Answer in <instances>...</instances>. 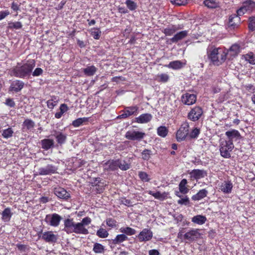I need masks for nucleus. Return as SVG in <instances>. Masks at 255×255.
I'll use <instances>...</instances> for the list:
<instances>
[{"mask_svg": "<svg viewBox=\"0 0 255 255\" xmlns=\"http://www.w3.org/2000/svg\"><path fill=\"white\" fill-rule=\"evenodd\" d=\"M35 66V61L33 59H29L23 64L18 63L11 72L12 75L17 78H28L31 74L32 70Z\"/></svg>", "mask_w": 255, "mask_h": 255, "instance_id": "f257e3e1", "label": "nucleus"}, {"mask_svg": "<svg viewBox=\"0 0 255 255\" xmlns=\"http://www.w3.org/2000/svg\"><path fill=\"white\" fill-rule=\"evenodd\" d=\"M207 52L208 58L215 65L222 64L226 59V54L221 48L210 46L208 47Z\"/></svg>", "mask_w": 255, "mask_h": 255, "instance_id": "f03ea898", "label": "nucleus"}, {"mask_svg": "<svg viewBox=\"0 0 255 255\" xmlns=\"http://www.w3.org/2000/svg\"><path fill=\"white\" fill-rule=\"evenodd\" d=\"M255 11V1L253 0H246L242 2L241 7L237 10V13L239 16L244 14L251 13Z\"/></svg>", "mask_w": 255, "mask_h": 255, "instance_id": "7ed1b4c3", "label": "nucleus"}, {"mask_svg": "<svg viewBox=\"0 0 255 255\" xmlns=\"http://www.w3.org/2000/svg\"><path fill=\"white\" fill-rule=\"evenodd\" d=\"M234 148L233 142L230 141L223 140L220 143V151L221 155L225 158L231 157V152Z\"/></svg>", "mask_w": 255, "mask_h": 255, "instance_id": "20e7f679", "label": "nucleus"}, {"mask_svg": "<svg viewBox=\"0 0 255 255\" xmlns=\"http://www.w3.org/2000/svg\"><path fill=\"white\" fill-rule=\"evenodd\" d=\"M200 231V230L199 229H193L185 232L184 229H182L179 231L178 234V237L182 238L184 237L185 239H197L201 238V234Z\"/></svg>", "mask_w": 255, "mask_h": 255, "instance_id": "39448f33", "label": "nucleus"}, {"mask_svg": "<svg viewBox=\"0 0 255 255\" xmlns=\"http://www.w3.org/2000/svg\"><path fill=\"white\" fill-rule=\"evenodd\" d=\"M189 125L187 122H184L176 132V137L177 141L180 142L184 140L188 135Z\"/></svg>", "mask_w": 255, "mask_h": 255, "instance_id": "423d86ee", "label": "nucleus"}, {"mask_svg": "<svg viewBox=\"0 0 255 255\" xmlns=\"http://www.w3.org/2000/svg\"><path fill=\"white\" fill-rule=\"evenodd\" d=\"M139 107L137 106L127 107L121 112L122 114L117 119H127L131 116H136L138 113Z\"/></svg>", "mask_w": 255, "mask_h": 255, "instance_id": "0eeeda50", "label": "nucleus"}, {"mask_svg": "<svg viewBox=\"0 0 255 255\" xmlns=\"http://www.w3.org/2000/svg\"><path fill=\"white\" fill-rule=\"evenodd\" d=\"M145 135V133L143 132L131 130L126 132L125 137L129 140L140 141L144 138Z\"/></svg>", "mask_w": 255, "mask_h": 255, "instance_id": "6e6552de", "label": "nucleus"}, {"mask_svg": "<svg viewBox=\"0 0 255 255\" xmlns=\"http://www.w3.org/2000/svg\"><path fill=\"white\" fill-rule=\"evenodd\" d=\"M58 168L52 164H47L46 166L38 168L37 174L39 175H51L57 172Z\"/></svg>", "mask_w": 255, "mask_h": 255, "instance_id": "1a4fd4ad", "label": "nucleus"}, {"mask_svg": "<svg viewBox=\"0 0 255 255\" xmlns=\"http://www.w3.org/2000/svg\"><path fill=\"white\" fill-rule=\"evenodd\" d=\"M203 114V110L200 107H195L188 114V118L193 122L198 121Z\"/></svg>", "mask_w": 255, "mask_h": 255, "instance_id": "9d476101", "label": "nucleus"}, {"mask_svg": "<svg viewBox=\"0 0 255 255\" xmlns=\"http://www.w3.org/2000/svg\"><path fill=\"white\" fill-rule=\"evenodd\" d=\"M61 217L57 214L48 215L46 216L45 221L51 226L57 227L59 225Z\"/></svg>", "mask_w": 255, "mask_h": 255, "instance_id": "9b49d317", "label": "nucleus"}, {"mask_svg": "<svg viewBox=\"0 0 255 255\" xmlns=\"http://www.w3.org/2000/svg\"><path fill=\"white\" fill-rule=\"evenodd\" d=\"M117 159H110L106 162L103 161V169L107 171H114L118 170Z\"/></svg>", "mask_w": 255, "mask_h": 255, "instance_id": "f8f14e48", "label": "nucleus"}, {"mask_svg": "<svg viewBox=\"0 0 255 255\" xmlns=\"http://www.w3.org/2000/svg\"><path fill=\"white\" fill-rule=\"evenodd\" d=\"M24 83L19 80L12 81L8 89V91L17 93L20 92L24 87Z\"/></svg>", "mask_w": 255, "mask_h": 255, "instance_id": "ddd939ff", "label": "nucleus"}, {"mask_svg": "<svg viewBox=\"0 0 255 255\" xmlns=\"http://www.w3.org/2000/svg\"><path fill=\"white\" fill-rule=\"evenodd\" d=\"M224 51L226 54V59L228 58L229 59H232L239 53L240 47L238 44H233L229 50H224Z\"/></svg>", "mask_w": 255, "mask_h": 255, "instance_id": "4468645a", "label": "nucleus"}, {"mask_svg": "<svg viewBox=\"0 0 255 255\" xmlns=\"http://www.w3.org/2000/svg\"><path fill=\"white\" fill-rule=\"evenodd\" d=\"M54 194L58 198L67 201L71 197L69 192L61 187L55 188L54 190Z\"/></svg>", "mask_w": 255, "mask_h": 255, "instance_id": "2eb2a0df", "label": "nucleus"}, {"mask_svg": "<svg viewBox=\"0 0 255 255\" xmlns=\"http://www.w3.org/2000/svg\"><path fill=\"white\" fill-rule=\"evenodd\" d=\"M233 188V183L229 180H224L219 186V189L224 194H230L232 191Z\"/></svg>", "mask_w": 255, "mask_h": 255, "instance_id": "dca6fc26", "label": "nucleus"}, {"mask_svg": "<svg viewBox=\"0 0 255 255\" xmlns=\"http://www.w3.org/2000/svg\"><path fill=\"white\" fill-rule=\"evenodd\" d=\"M240 16L238 14L230 15L229 18L228 27L231 29H234L238 27L240 24Z\"/></svg>", "mask_w": 255, "mask_h": 255, "instance_id": "f3484780", "label": "nucleus"}, {"mask_svg": "<svg viewBox=\"0 0 255 255\" xmlns=\"http://www.w3.org/2000/svg\"><path fill=\"white\" fill-rule=\"evenodd\" d=\"M184 25L183 24L169 25L164 29L163 33L166 36H171L178 30L183 29Z\"/></svg>", "mask_w": 255, "mask_h": 255, "instance_id": "a211bd4d", "label": "nucleus"}, {"mask_svg": "<svg viewBox=\"0 0 255 255\" xmlns=\"http://www.w3.org/2000/svg\"><path fill=\"white\" fill-rule=\"evenodd\" d=\"M181 100L184 104L192 105L196 101V95L187 93L182 95Z\"/></svg>", "mask_w": 255, "mask_h": 255, "instance_id": "6ab92c4d", "label": "nucleus"}, {"mask_svg": "<svg viewBox=\"0 0 255 255\" xmlns=\"http://www.w3.org/2000/svg\"><path fill=\"white\" fill-rule=\"evenodd\" d=\"M186 65V61L175 60L169 62L164 66L173 70H179L182 68Z\"/></svg>", "mask_w": 255, "mask_h": 255, "instance_id": "aec40b11", "label": "nucleus"}, {"mask_svg": "<svg viewBox=\"0 0 255 255\" xmlns=\"http://www.w3.org/2000/svg\"><path fill=\"white\" fill-rule=\"evenodd\" d=\"M225 135L228 138V140L226 141H230L233 142L234 139L237 140L241 137V134L239 131L236 129H231L230 130L227 131L225 132Z\"/></svg>", "mask_w": 255, "mask_h": 255, "instance_id": "412c9836", "label": "nucleus"}, {"mask_svg": "<svg viewBox=\"0 0 255 255\" xmlns=\"http://www.w3.org/2000/svg\"><path fill=\"white\" fill-rule=\"evenodd\" d=\"M190 174L192 178L196 180L204 178L207 175L206 171L201 169H194Z\"/></svg>", "mask_w": 255, "mask_h": 255, "instance_id": "4be33fe9", "label": "nucleus"}, {"mask_svg": "<svg viewBox=\"0 0 255 255\" xmlns=\"http://www.w3.org/2000/svg\"><path fill=\"white\" fill-rule=\"evenodd\" d=\"M152 118L150 114H143L135 118V122L138 124H146L149 122Z\"/></svg>", "mask_w": 255, "mask_h": 255, "instance_id": "5701e85b", "label": "nucleus"}, {"mask_svg": "<svg viewBox=\"0 0 255 255\" xmlns=\"http://www.w3.org/2000/svg\"><path fill=\"white\" fill-rule=\"evenodd\" d=\"M53 136L55 137L57 143L62 145L65 143L67 139V134L59 131H55Z\"/></svg>", "mask_w": 255, "mask_h": 255, "instance_id": "b1692460", "label": "nucleus"}, {"mask_svg": "<svg viewBox=\"0 0 255 255\" xmlns=\"http://www.w3.org/2000/svg\"><path fill=\"white\" fill-rule=\"evenodd\" d=\"M76 223H75L73 219H67L64 221V231L67 233H73V229Z\"/></svg>", "mask_w": 255, "mask_h": 255, "instance_id": "393cba45", "label": "nucleus"}, {"mask_svg": "<svg viewBox=\"0 0 255 255\" xmlns=\"http://www.w3.org/2000/svg\"><path fill=\"white\" fill-rule=\"evenodd\" d=\"M35 123L31 119H25L22 124V128L26 131H31L35 127Z\"/></svg>", "mask_w": 255, "mask_h": 255, "instance_id": "a878e982", "label": "nucleus"}, {"mask_svg": "<svg viewBox=\"0 0 255 255\" xmlns=\"http://www.w3.org/2000/svg\"><path fill=\"white\" fill-rule=\"evenodd\" d=\"M188 30L180 31L175 34L174 36L170 39V40L173 43H176L178 41L185 38L188 35Z\"/></svg>", "mask_w": 255, "mask_h": 255, "instance_id": "bb28decb", "label": "nucleus"}, {"mask_svg": "<svg viewBox=\"0 0 255 255\" xmlns=\"http://www.w3.org/2000/svg\"><path fill=\"white\" fill-rule=\"evenodd\" d=\"M152 232L150 229L145 228L142 230L138 235V239H151Z\"/></svg>", "mask_w": 255, "mask_h": 255, "instance_id": "cd10ccee", "label": "nucleus"}, {"mask_svg": "<svg viewBox=\"0 0 255 255\" xmlns=\"http://www.w3.org/2000/svg\"><path fill=\"white\" fill-rule=\"evenodd\" d=\"M73 233L79 234L87 235L89 232L86 227L82 226L80 223H76L73 229Z\"/></svg>", "mask_w": 255, "mask_h": 255, "instance_id": "c85d7f7f", "label": "nucleus"}, {"mask_svg": "<svg viewBox=\"0 0 255 255\" xmlns=\"http://www.w3.org/2000/svg\"><path fill=\"white\" fill-rule=\"evenodd\" d=\"M12 213L9 208H6L1 213V220L5 222H8L12 217Z\"/></svg>", "mask_w": 255, "mask_h": 255, "instance_id": "c756f323", "label": "nucleus"}, {"mask_svg": "<svg viewBox=\"0 0 255 255\" xmlns=\"http://www.w3.org/2000/svg\"><path fill=\"white\" fill-rule=\"evenodd\" d=\"M54 141L52 139L45 138L41 140V147L47 150L53 147Z\"/></svg>", "mask_w": 255, "mask_h": 255, "instance_id": "7c9ffc66", "label": "nucleus"}, {"mask_svg": "<svg viewBox=\"0 0 255 255\" xmlns=\"http://www.w3.org/2000/svg\"><path fill=\"white\" fill-rule=\"evenodd\" d=\"M93 186L98 187H96V190L98 191V193H101L104 189V186L106 185L104 182H101L100 178H95L93 182L92 183Z\"/></svg>", "mask_w": 255, "mask_h": 255, "instance_id": "2f4dec72", "label": "nucleus"}, {"mask_svg": "<svg viewBox=\"0 0 255 255\" xmlns=\"http://www.w3.org/2000/svg\"><path fill=\"white\" fill-rule=\"evenodd\" d=\"M208 193V191L205 189L200 190L197 194L192 196V200L194 201L200 200L206 197Z\"/></svg>", "mask_w": 255, "mask_h": 255, "instance_id": "473e14b6", "label": "nucleus"}, {"mask_svg": "<svg viewBox=\"0 0 255 255\" xmlns=\"http://www.w3.org/2000/svg\"><path fill=\"white\" fill-rule=\"evenodd\" d=\"M206 221V217L201 215L195 216L191 219V221L193 223L200 225L205 224Z\"/></svg>", "mask_w": 255, "mask_h": 255, "instance_id": "72a5a7b5", "label": "nucleus"}, {"mask_svg": "<svg viewBox=\"0 0 255 255\" xmlns=\"http://www.w3.org/2000/svg\"><path fill=\"white\" fill-rule=\"evenodd\" d=\"M243 59L252 65L255 64V54L250 52L243 55Z\"/></svg>", "mask_w": 255, "mask_h": 255, "instance_id": "f704fd0d", "label": "nucleus"}, {"mask_svg": "<svg viewBox=\"0 0 255 255\" xmlns=\"http://www.w3.org/2000/svg\"><path fill=\"white\" fill-rule=\"evenodd\" d=\"M97 71V68L93 65L88 66L87 67L83 69V73L87 76H93L96 73Z\"/></svg>", "mask_w": 255, "mask_h": 255, "instance_id": "c9c22d12", "label": "nucleus"}, {"mask_svg": "<svg viewBox=\"0 0 255 255\" xmlns=\"http://www.w3.org/2000/svg\"><path fill=\"white\" fill-rule=\"evenodd\" d=\"M120 232L125 234L126 236H132L136 234V231L133 228L129 227H123L120 229Z\"/></svg>", "mask_w": 255, "mask_h": 255, "instance_id": "e433bc0d", "label": "nucleus"}, {"mask_svg": "<svg viewBox=\"0 0 255 255\" xmlns=\"http://www.w3.org/2000/svg\"><path fill=\"white\" fill-rule=\"evenodd\" d=\"M118 169L120 168L122 170H127L130 168V164L128 163L125 160H122L119 159H117Z\"/></svg>", "mask_w": 255, "mask_h": 255, "instance_id": "4c0bfd02", "label": "nucleus"}, {"mask_svg": "<svg viewBox=\"0 0 255 255\" xmlns=\"http://www.w3.org/2000/svg\"><path fill=\"white\" fill-rule=\"evenodd\" d=\"M89 118H80L72 122V125L75 128H78L82 125L83 123L88 122Z\"/></svg>", "mask_w": 255, "mask_h": 255, "instance_id": "58836bf2", "label": "nucleus"}, {"mask_svg": "<svg viewBox=\"0 0 255 255\" xmlns=\"http://www.w3.org/2000/svg\"><path fill=\"white\" fill-rule=\"evenodd\" d=\"M203 3L210 8H215L219 6V3L216 0H204Z\"/></svg>", "mask_w": 255, "mask_h": 255, "instance_id": "ea45409f", "label": "nucleus"}, {"mask_svg": "<svg viewBox=\"0 0 255 255\" xmlns=\"http://www.w3.org/2000/svg\"><path fill=\"white\" fill-rule=\"evenodd\" d=\"M168 133V128L165 126H160L157 129V134L162 137H165Z\"/></svg>", "mask_w": 255, "mask_h": 255, "instance_id": "a19ab883", "label": "nucleus"}, {"mask_svg": "<svg viewBox=\"0 0 255 255\" xmlns=\"http://www.w3.org/2000/svg\"><path fill=\"white\" fill-rule=\"evenodd\" d=\"M187 183V181L186 179H183L180 181L179 184V189L181 193L186 194L188 192L189 190L186 186Z\"/></svg>", "mask_w": 255, "mask_h": 255, "instance_id": "79ce46f5", "label": "nucleus"}, {"mask_svg": "<svg viewBox=\"0 0 255 255\" xmlns=\"http://www.w3.org/2000/svg\"><path fill=\"white\" fill-rule=\"evenodd\" d=\"M148 193L149 195L153 196L155 199L159 200H163L165 197L166 196V193L165 192L161 193L159 191L154 192L152 191H148Z\"/></svg>", "mask_w": 255, "mask_h": 255, "instance_id": "37998d69", "label": "nucleus"}, {"mask_svg": "<svg viewBox=\"0 0 255 255\" xmlns=\"http://www.w3.org/2000/svg\"><path fill=\"white\" fill-rule=\"evenodd\" d=\"M22 27V24L20 21L9 22L8 23V28L10 29H20Z\"/></svg>", "mask_w": 255, "mask_h": 255, "instance_id": "c03bdc74", "label": "nucleus"}, {"mask_svg": "<svg viewBox=\"0 0 255 255\" xmlns=\"http://www.w3.org/2000/svg\"><path fill=\"white\" fill-rule=\"evenodd\" d=\"M13 133V129L11 128H8L2 131L1 135L4 138L7 139L12 137Z\"/></svg>", "mask_w": 255, "mask_h": 255, "instance_id": "a18cd8bd", "label": "nucleus"}, {"mask_svg": "<svg viewBox=\"0 0 255 255\" xmlns=\"http://www.w3.org/2000/svg\"><path fill=\"white\" fill-rule=\"evenodd\" d=\"M152 151L148 149H144L141 152V158L143 160L148 161L151 157Z\"/></svg>", "mask_w": 255, "mask_h": 255, "instance_id": "49530a36", "label": "nucleus"}, {"mask_svg": "<svg viewBox=\"0 0 255 255\" xmlns=\"http://www.w3.org/2000/svg\"><path fill=\"white\" fill-rule=\"evenodd\" d=\"M200 133V129L199 128H195L189 133L188 136L191 139H196Z\"/></svg>", "mask_w": 255, "mask_h": 255, "instance_id": "de8ad7c7", "label": "nucleus"}, {"mask_svg": "<svg viewBox=\"0 0 255 255\" xmlns=\"http://www.w3.org/2000/svg\"><path fill=\"white\" fill-rule=\"evenodd\" d=\"M248 27L250 31L255 30V16H252L249 18Z\"/></svg>", "mask_w": 255, "mask_h": 255, "instance_id": "09e8293b", "label": "nucleus"}, {"mask_svg": "<svg viewBox=\"0 0 255 255\" xmlns=\"http://www.w3.org/2000/svg\"><path fill=\"white\" fill-rule=\"evenodd\" d=\"M125 3L130 10H134L137 8L136 3L131 0H127Z\"/></svg>", "mask_w": 255, "mask_h": 255, "instance_id": "8fccbe9b", "label": "nucleus"}, {"mask_svg": "<svg viewBox=\"0 0 255 255\" xmlns=\"http://www.w3.org/2000/svg\"><path fill=\"white\" fill-rule=\"evenodd\" d=\"M138 176L143 182H149L150 179L147 173L144 171H139Z\"/></svg>", "mask_w": 255, "mask_h": 255, "instance_id": "3c124183", "label": "nucleus"}, {"mask_svg": "<svg viewBox=\"0 0 255 255\" xmlns=\"http://www.w3.org/2000/svg\"><path fill=\"white\" fill-rule=\"evenodd\" d=\"M57 100L55 97H52V99L47 101V106L49 109H53L57 105Z\"/></svg>", "mask_w": 255, "mask_h": 255, "instance_id": "603ef678", "label": "nucleus"}, {"mask_svg": "<svg viewBox=\"0 0 255 255\" xmlns=\"http://www.w3.org/2000/svg\"><path fill=\"white\" fill-rule=\"evenodd\" d=\"M91 35L95 39H99L100 37L101 31L98 28H94L92 29Z\"/></svg>", "mask_w": 255, "mask_h": 255, "instance_id": "864d4df0", "label": "nucleus"}, {"mask_svg": "<svg viewBox=\"0 0 255 255\" xmlns=\"http://www.w3.org/2000/svg\"><path fill=\"white\" fill-rule=\"evenodd\" d=\"M97 236L101 238H105L108 237L109 233L108 232L103 228H100L97 232Z\"/></svg>", "mask_w": 255, "mask_h": 255, "instance_id": "5fc2aeb1", "label": "nucleus"}, {"mask_svg": "<svg viewBox=\"0 0 255 255\" xmlns=\"http://www.w3.org/2000/svg\"><path fill=\"white\" fill-rule=\"evenodd\" d=\"M106 224L108 226L111 228H116L117 226L116 221L113 218H108L106 219Z\"/></svg>", "mask_w": 255, "mask_h": 255, "instance_id": "6e6d98bb", "label": "nucleus"}, {"mask_svg": "<svg viewBox=\"0 0 255 255\" xmlns=\"http://www.w3.org/2000/svg\"><path fill=\"white\" fill-rule=\"evenodd\" d=\"M55 236L52 232H44L42 234V239H55Z\"/></svg>", "mask_w": 255, "mask_h": 255, "instance_id": "4d7b16f0", "label": "nucleus"}, {"mask_svg": "<svg viewBox=\"0 0 255 255\" xmlns=\"http://www.w3.org/2000/svg\"><path fill=\"white\" fill-rule=\"evenodd\" d=\"M158 81L160 82L165 83L167 82L169 79V76L165 73H162L158 75Z\"/></svg>", "mask_w": 255, "mask_h": 255, "instance_id": "13d9d810", "label": "nucleus"}, {"mask_svg": "<svg viewBox=\"0 0 255 255\" xmlns=\"http://www.w3.org/2000/svg\"><path fill=\"white\" fill-rule=\"evenodd\" d=\"M93 250L96 253H102L104 252V248L102 245L96 243L94 245Z\"/></svg>", "mask_w": 255, "mask_h": 255, "instance_id": "bf43d9fd", "label": "nucleus"}, {"mask_svg": "<svg viewBox=\"0 0 255 255\" xmlns=\"http://www.w3.org/2000/svg\"><path fill=\"white\" fill-rule=\"evenodd\" d=\"M170 2L176 5H184L188 2L187 0H170Z\"/></svg>", "mask_w": 255, "mask_h": 255, "instance_id": "052dcab7", "label": "nucleus"}, {"mask_svg": "<svg viewBox=\"0 0 255 255\" xmlns=\"http://www.w3.org/2000/svg\"><path fill=\"white\" fill-rule=\"evenodd\" d=\"M91 221H92V220L90 218H89L88 217H86L83 218L82 219V221L81 222H80V223H81V224H82L83 227H85L86 226L90 224L91 223Z\"/></svg>", "mask_w": 255, "mask_h": 255, "instance_id": "680f3d73", "label": "nucleus"}, {"mask_svg": "<svg viewBox=\"0 0 255 255\" xmlns=\"http://www.w3.org/2000/svg\"><path fill=\"white\" fill-rule=\"evenodd\" d=\"M4 104L10 108H13L15 106V103L13 99L7 98L6 99Z\"/></svg>", "mask_w": 255, "mask_h": 255, "instance_id": "e2e57ef3", "label": "nucleus"}, {"mask_svg": "<svg viewBox=\"0 0 255 255\" xmlns=\"http://www.w3.org/2000/svg\"><path fill=\"white\" fill-rule=\"evenodd\" d=\"M43 70L40 68H36L34 71L32 72V75L34 77H37L41 75L43 73Z\"/></svg>", "mask_w": 255, "mask_h": 255, "instance_id": "0e129e2a", "label": "nucleus"}, {"mask_svg": "<svg viewBox=\"0 0 255 255\" xmlns=\"http://www.w3.org/2000/svg\"><path fill=\"white\" fill-rule=\"evenodd\" d=\"M177 203L180 205H187L189 203V198L186 196L185 198H181L178 200Z\"/></svg>", "mask_w": 255, "mask_h": 255, "instance_id": "69168bd1", "label": "nucleus"}, {"mask_svg": "<svg viewBox=\"0 0 255 255\" xmlns=\"http://www.w3.org/2000/svg\"><path fill=\"white\" fill-rule=\"evenodd\" d=\"M16 246L18 249L21 252H25L27 251L29 249L28 246L24 245L17 244Z\"/></svg>", "mask_w": 255, "mask_h": 255, "instance_id": "338daca9", "label": "nucleus"}, {"mask_svg": "<svg viewBox=\"0 0 255 255\" xmlns=\"http://www.w3.org/2000/svg\"><path fill=\"white\" fill-rule=\"evenodd\" d=\"M121 203H122V204H123L127 206H128V207L132 206V203L131 201L130 200L127 199L126 198L122 199Z\"/></svg>", "mask_w": 255, "mask_h": 255, "instance_id": "774afa93", "label": "nucleus"}]
</instances>
